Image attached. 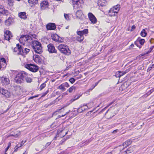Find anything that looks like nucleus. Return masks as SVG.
Returning a JSON list of instances; mask_svg holds the SVG:
<instances>
[{"label": "nucleus", "instance_id": "obj_1", "mask_svg": "<svg viewBox=\"0 0 154 154\" xmlns=\"http://www.w3.org/2000/svg\"><path fill=\"white\" fill-rule=\"evenodd\" d=\"M34 35H21L19 39L20 43L24 45H29L31 43H32V38H34Z\"/></svg>", "mask_w": 154, "mask_h": 154}, {"label": "nucleus", "instance_id": "obj_2", "mask_svg": "<svg viewBox=\"0 0 154 154\" xmlns=\"http://www.w3.org/2000/svg\"><path fill=\"white\" fill-rule=\"evenodd\" d=\"M27 76V73L24 71L21 72L17 75L14 79V81L17 83L20 84L23 82L25 78Z\"/></svg>", "mask_w": 154, "mask_h": 154}, {"label": "nucleus", "instance_id": "obj_3", "mask_svg": "<svg viewBox=\"0 0 154 154\" xmlns=\"http://www.w3.org/2000/svg\"><path fill=\"white\" fill-rule=\"evenodd\" d=\"M32 45L36 53L40 54L42 52V47L41 44L38 41H32Z\"/></svg>", "mask_w": 154, "mask_h": 154}, {"label": "nucleus", "instance_id": "obj_4", "mask_svg": "<svg viewBox=\"0 0 154 154\" xmlns=\"http://www.w3.org/2000/svg\"><path fill=\"white\" fill-rule=\"evenodd\" d=\"M58 50L62 53L64 54L69 55L71 54V51L68 47L66 45L60 44L57 47Z\"/></svg>", "mask_w": 154, "mask_h": 154}, {"label": "nucleus", "instance_id": "obj_5", "mask_svg": "<svg viewBox=\"0 0 154 154\" xmlns=\"http://www.w3.org/2000/svg\"><path fill=\"white\" fill-rule=\"evenodd\" d=\"M25 67L30 71L34 72L38 70V66L32 64H27L25 65Z\"/></svg>", "mask_w": 154, "mask_h": 154}, {"label": "nucleus", "instance_id": "obj_6", "mask_svg": "<svg viewBox=\"0 0 154 154\" xmlns=\"http://www.w3.org/2000/svg\"><path fill=\"white\" fill-rule=\"evenodd\" d=\"M72 3L74 8H80L82 7L83 1V0H72Z\"/></svg>", "mask_w": 154, "mask_h": 154}, {"label": "nucleus", "instance_id": "obj_7", "mask_svg": "<svg viewBox=\"0 0 154 154\" xmlns=\"http://www.w3.org/2000/svg\"><path fill=\"white\" fill-rule=\"evenodd\" d=\"M132 141L130 139L128 140H127L125 141V142H124L122 146H119L117 148H120V149L119 150V151H120V152H121V148L120 147H121L122 146H123V147L122 148V149H124L125 148H126L130 145L132 143Z\"/></svg>", "mask_w": 154, "mask_h": 154}, {"label": "nucleus", "instance_id": "obj_8", "mask_svg": "<svg viewBox=\"0 0 154 154\" xmlns=\"http://www.w3.org/2000/svg\"><path fill=\"white\" fill-rule=\"evenodd\" d=\"M0 92L6 97H9L11 95L10 93L3 88H0Z\"/></svg>", "mask_w": 154, "mask_h": 154}, {"label": "nucleus", "instance_id": "obj_9", "mask_svg": "<svg viewBox=\"0 0 154 154\" xmlns=\"http://www.w3.org/2000/svg\"><path fill=\"white\" fill-rule=\"evenodd\" d=\"M69 86V84L67 82H64L62 84L58 87V88L63 91H64L66 90L65 87L68 88Z\"/></svg>", "mask_w": 154, "mask_h": 154}, {"label": "nucleus", "instance_id": "obj_10", "mask_svg": "<svg viewBox=\"0 0 154 154\" xmlns=\"http://www.w3.org/2000/svg\"><path fill=\"white\" fill-rule=\"evenodd\" d=\"M12 37L11 32L9 30H6L4 32V39L7 40H9L11 37Z\"/></svg>", "mask_w": 154, "mask_h": 154}, {"label": "nucleus", "instance_id": "obj_11", "mask_svg": "<svg viewBox=\"0 0 154 154\" xmlns=\"http://www.w3.org/2000/svg\"><path fill=\"white\" fill-rule=\"evenodd\" d=\"M88 17L89 20L92 23L94 24L96 23L97 19L90 12L88 13Z\"/></svg>", "mask_w": 154, "mask_h": 154}, {"label": "nucleus", "instance_id": "obj_12", "mask_svg": "<svg viewBox=\"0 0 154 154\" xmlns=\"http://www.w3.org/2000/svg\"><path fill=\"white\" fill-rule=\"evenodd\" d=\"M46 27L48 30H54L56 29V26L55 23H50L46 25Z\"/></svg>", "mask_w": 154, "mask_h": 154}, {"label": "nucleus", "instance_id": "obj_13", "mask_svg": "<svg viewBox=\"0 0 154 154\" xmlns=\"http://www.w3.org/2000/svg\"><path fill=\"white\" fill-rule=\"evenodd\" d=\"M48 51L50 53H57V51L55 49V47L53 44H49L48 45Z\"/></svg>", "mask_w": 154, "mask_h": 154}, {"label": "nucleus", "instance_id": "obj_14", "mask_svg": "<svg viewBox=\"0 0 154 154\" xmlns=\"http://www.w3.org/2000/svg\"><path fill=\"white\" fill-rule=\"evenodd\" d=\"M33 59L34 61L37 63H40L42 62V59L39 55H34L33 57Z\"/></svg>", "mask_w": 154, "mask_h": 154}, {"label": "nucleus", "instance_id": "obj_15", "mask_svg": "<svg viewBox=\"0 0 154 154\" xmlns=\"http://www.w3.org/2000/svg\"><path fill=\"white\" fill-rule=\"evenodd\" d=\"M6 65V61L5 58H0V69L1 68L5 67Z\"/></svg>", "mask_w": 154, "mask_h": 154}, {"label": "nucleus", "instance_id": "obj_16", "mask_svg": "<svg viewBox=\"0 0 154 154\" xmlns=\"http://www.w3.org/2000/svg\"><path fill=\"white\" fill-rule=\"evenodd\" d=\"M21 50V51L19 52V53H20L21 54H26L30 51V50L29 49L24 48L23 47H22Z\"/></svg>", "mask_w": 154, "mask_h": 154}, {"label": "nucleus", "instance_id": "obj_17", "mask_svg": "<svg viewBox=\"0 0 154 154\" xmlns=\"http://www.w3.org/2000/svg\"><path fill=\"white\" fill-rule=\"evenodd\" d=\"M1 80L2 82L5 85H8L9 83L10 80L8 78L5 77H2L1 78Z\"/></svg>", "mask_w": 154, "mask_h": 154}, {"label": "nucleus", "instance_id": "obj_18", "mask_svg": "<svg viewBox=\"0 0 154 154\" xmlns=\"http://www.w3.org/2000/svg\"><path fill=\"white\" fill-rule=\"evenodd\" d=\"M19 17L21 19L25 20L27 18L26 13L24 12H20L18 14Z\"/></svg>", "mask_w": 154, "mask_h": 154}, {"label": "nucleus", "instance_id": "obj_19", "mask_svg": "<svg viewBox=\"0 0 154 154\" xmlns=\"http://www.w3.org/2000/svg\"><path fill=\"white\" fill-rule=\"evenodd\" d=\"M82 12L81 10H78L75 13L76 17L79 19H82Z\"/></svg>", "mask_w": 154, "mask_h": 154}, {"label": "nucleus", "instance_id": "obj_20", "mask_svg": "<svg viewBox=\"0 0 154 154\" xmlns=\"http://www.w3.org/2000/svg\"><path fill=\"white\" fill-rule=\"evenodd\" d=\"M13 19L12 18L9 17L5 21V23L6 25L9 26L10 25L13 23Z\"/></svg>", "mask_w": 154, "mask_h": 154}, {"label": "nucleus", "instance_id": "obj_21", "mask_svg": "<svg viewBox=\"0 0 154 154\" xmlns=\"http://www.w3.org/2000/svg\"><path fill=\"white\" fill-rule=\"evenodd\" d=\"M119 6L120 5H117L116 6H114L113 10L112 11H110L109 12L111 13L112 11V12H114V15H115V13H117V11L119 10Z\"/></svg>", "mask_w": 154, "mask_h": 154}, {"label": "nucleus", "instance_id": "obj_22", "mask_svg": "<svg viewBox=\"0 0 154 154\" xmlns=\"http://www.w3.org/2000/svg\"><path fill=\"white\" fill-rule=\"evenodd\" d=\"M28 2L29 4L30 5H34L37 3L38 2V0H28Z\"/></svg>", "mask_w": 154, "mask_h": 154}, {"label": "nucleus", "instance_id": "obj_23", "mask_svg": "<svg viewBox=\"0 0 154 154\" xmlns=\"http://www.w3.org/2000/svg\"><path fill=\"white\" fill-rule=\"evenodd\" d=\"M133 150L131 148H129L127 150L125 151L122 152V154H127V153H129L132 152Z\"/></svg>", "mask_w": 154, "mask_h": 154}, {"label": "nucleus", "instance_id": "obj_24", "mask_svg": "<svg viewBox=\"0 0 154 154\" xmlns=\"http://www.w3.org/2000/svg\"><path fill=\"white\" fill-rule=\"evenodd\" d=\"M125 74L124 71H118L116 72V76H117L118 77H120V76H122Z\"/></svg>", "mask_w": 154, "mask_h": 154}, {"label": "nucleus", "instance_id": "obj_25", "mask_svg": "<svg viewBox=\"0 0 154 154\" xmlns=\"http://www.w3.org/2000/svg\"><path fill=\"white\" fill-rule=\"evenodd\" d=\"M51 37L54 41L57 42V39L59 38V36L57 34H55L52 35Z\"/></svg>", "mask_w": 154, "mask_h": 154}, {"label": "nucleus", "instance_id": "obj_26", "mask_svg": "<svg viewBox=\"0 0 154 154\" xmlns=\"http://www.w3.org/2000/svg\"><path fill=\"white\" fill-rule=\"evenodd\" d=\"M147 35L146 32L144 29H143L140 33V35L143 37H145Z\"/></svg>", "mask_w": 154, "mask_h": 154}, {"label": "nucleus", "instance_id": "obj_27", "mask_svg": "<svg viewBox=\"0 0 154 154\" xmlns=\"http://www.w3.org/2000/svg\"><path fill=\"white\" fill-rule=\"evenodd\" d=\"M48 4V2L46 1H44L42 3H41L40 6L41 7H44L45 6H46Z\"/></svg>", "mask_w": 154, "mask_h": 154}, {"label": "nucleus", "instance_id": "obj_28", "mask_svg": "<svg viewBox=\"0 0 154 154\" xmlns=\"http://www.w3.org/2000/svg\"><path fill=\"white\" fill-rule=\"evenodd\" d=\"M25 79L27 83H30L32 81V79L28 77V75L25 78Z\"/></svg>", "mask_w": 154, "mask_h": 154}, {"label": "nucleus", "instance_id": "obj_29", "mask_svg": "<svg viewBox=\"0 0 154 154\" xmlns=\"http://www.w3.org/2000/svg\"><path fill=\"white\" fill-rule=\"evenodd\" d=\"M75 87L74 86H72L70 87L68 89L69 92L71 93L73 91H75Z\"/></svg>", "mask_w": 154, "mask_h": 154}, {"label": "nucleus", "instance_id": "obj_30", "mask_svg": "<svg viewBox=\"0 0 154 154\" xmlns=\"http://www.w3.org/2000/svg\"><path fill=\"white\" fill-rule=\"evenodd\" d=\"M84 38V37L83 36H79L78 37L77 40L80 42L83 40Z\"/></svg>", "mask_w": 154, "mask_h": 154}, {"label": "nucleus", "instance_id": "obj_31", "mask_svg": "<svg viewBox=\"0 0 154 154\" xmlns=\"http://www.w3.org/2000/svg\"><path fill=\"white\" fill-rule=\"evenodd\" d=\"M120 149L119 148H117L116 149L112 150V151L106 153V154H112V153H114L115 152L117 151H119V150Z\"/></svg>", "mask_w": 154, "mask_h": 154}, {"label": "nucleus", "instance_id": "obj_32", "mask_svg": "<svg viewBox=\"0 0 154 154\" xmlns=\"http://www.w3.org/2000/svg\"><path fill=\"white\" fill-rule=\"evenodd\" d=\"M8 11L7 10H5L4 9L2 11H0V14H3L5 15H7Z\"/></svg>", "mask_w": 154, "mask_h": 154}, {"label": "nucleus", "instance_id": "obj_33", "mask_svg": "<svg viewBox=\"0 0 154 154\" xmlns=\"http://www.w3.org/2000/svg\"><path fill=\"white\" fill-rule=\"evenodd\" d=\"M63 40H64V38H60L59 36V38H58L57 39V42H60V43H61V42H63Z\"/></svg>", "mask_w": 154, "mask_h": 154}, {"label": "nucleus", "instance_id": "obj_34", "mask_svg": "<svg viewBox=\"0 0 154 154\" xmlns=\"http://www.w3.org/2000/svg\"><path fill=\"white\" fill-rule=\"evenodd\" d=\"M22 46L21 45H20L19 44H17V48H18V51H19V52L20 51H21V49L22 48Z\"/></svg>", "mask_w": 154, "mask_h": 154}, {"label": "nucleus", "instance_id": "obj_35", "mask_svg": "<svg viewBox=\"0 0 154 154\" xmlns=\"http://www.w3.org/2000/svg\"><path fill=\"white\" fill-rule=\"evenodd\" d=\"M138 42L141 45H143L145 42V40L143 39H141L139 40L138 39Z\"/></svg>", "mask_w": 154, "mask_h": 154}, {"label": "nucleus", "instance_id": "obj_36", "mask_svg": "<svg viewBox=\"0 0 154 154\" xmlns=\"http://www.w3.org/2000/svg\"><path fill=\"white\" fill-rule=\"evenodd\" d=\"M45 82L43 83L40 86V90H41L43 88H44L46 86Z\"/></svg>", "mask_w": 154, "mask_h": 154}, {"label": "nucleus", "instance_id": "obj_37", "mask_svg": "<svg viewBox=\"0 0 154 154\" xmlns=\"http://www.w3.org/2000/svg\"><path fill=\"white\" fill-rule=\"evenodd\" d=\"M83 35L86 34L88 33V29H86L84 30H83L82 31Z\"/></svg>", "mask_w": 154, "mask_h": 154}, {"label": "nucleus", "instance_id": "obj_38", "mask_svg": "<svg viewBox=\"0 0 154 154\" xmlns=\"http://www.w3.org/2000/svg\"><path fill=\"white\" fill-rule=\"evenodd\" d=\"M22 144H21L20 146H18V145H17L14 148V152H17V151L18 149L22 146Z\"/></svg>", "mask_w": 154, "mask_h": 154}, {"label": "nucleus", "instance_id": "obj_39", "mask_svg": "<svg viewBox=\"0 0 154 154\" xmlns=\"http://www.w3.org/2000/svg\"><path fill=\"white\" fill-rule=\"evenodd\" d=\"M69 82L72 84L75 81V79L74 78H70L69 79Z\"/></svg>", "mask_w": 154, "mask_h": 154}, {"label": "nucleus", "instance_id": "obj_40", "mask_svg": "<svg viewBox=\"0 0 154 154\" xmlns=\"http://www.w3.org/2000/svg\"><path fill=\"white\" fill-rule=\"evenodd\" d=\"M64 17L65 18L66 20H69V16L68 14H64Z\"/></svg>", "mask_w": 154, "mask_h": 154}, {"label": "nucleus", "instance_id": "obj_41", "mask_svg": "<svg viewBox=\"0 0 154 154\" xmlns=\"http://www.w3.org/2000/svg\"><path fill=\"white\" fill-rule=\"evenodd\" d=\"M115 101H112L110 103H109V104L104 109H103L102 110V111H103V110H104L105 109H106L109 106H110Z\"/></svg>", "mask_w": 154, "mask_h": 154}, {"label": "nucleus", "instance_id": "obj_42", "mask_svg": "<svg viewBox=\"0 0 154 154\" xmlns=\"http://www.w3.org/2000/svg\"><path fill=\"white\" fill-rule=\"evenodd\" d=\"M115 101H112L110 103H109V104L104 109H103L102 110V111H103V110H104L105 109H106L109 106H110Z\"/></svg>", "mask_w": 154, "mask_h": 154}, {"label": "nucleus", "instance_id": "obj_43", "mask_svg": "<svg viewBox=\"0 0 154 154\" xmlns=\"http://www.w3.org/2000/svg\"><path fill=\"white\" fill-rule=\"evenodd\" d=\"M85 106H86V108L85 107V106L83 105L81 107H80L82 109V110L83 111L85 110L86 109H87L88 106H87V105H85Z\"/></svg>", "mask_w": 154, "mask_h": 154}, {"label": "nucleus", "instance_id": "obj_44", "mask_svg": "<svg viewBox=\"0 0 154 154\" xmlns=\"http://www.w3.org/2000/svg\"><path fill=\"white\" fill-rule=\"evenodd\" d=\"M77 111L79 113H81L83 112V111L82 110L81 107H80L77 109Z\"/></svg>", "mask_w": 154, "mask_h": 154}, {"label": "nucleus", "instance_id": "obj_45", "mask_svg": "<svg viewBox=\"0 0 154 154\" xmlns=\"http://www.w3.org/2000/svg\"><path fill=\"white\" fill-rule=\"evenodd\" d=\"M77 34L79 36H83V35L81 31H79L77 32Z\"/></svg>", "mask_w": 154, "mask_h": 154}, {"label": "nucleus", "instance_id": "obj_46", "mask_svg": "<svg viewBox=\"0 0 154 154\" xmlns=\"http://www.w3.org/2000/svg\"><path fill=\"white\" fill-rule=\"evenodd\" d=\"M11 146V143L10 142H9L8 144V146H7V147L5 149V152H6L7 151V150H8L9 147H10Z\"/></svg>", "mask_w": 154, "mask_h": 154}, {"label": "nucleus", "instance_id": "obj_47", "mask_svg": "<svg viewBox=\"0 0 154 154\" xmlns=\"http://www.w3.org/2000/svg\"><path fill=\"white\" fill-rule=\"evenodd\" d=\"M8 3L9 5H12L13 2L12 0H8Z\"/></svg>", "mask_w": 154, "mask_h": 154}, {"label": "nucleus", "instance_id": "obj_48", "mask_svg": "<svg viewBox=\"0 0 154 154\" xmlns=\"http://www.w3.org/2000/svg\"><path fill=\"white\" fill-rule=\"evenodd\" d=\"M49 91L48 90L47 91H46L45 92L43 93L42 94V97H44L45 95L47 94L48 92Z\"/></svg>", "mask_w": 154, "mask_h": 154}, {"label": "nucleus", "instance_id": "obj_49", "mask_svg": "<svg viewBox=\"0 0 154 154\" xmlns=\"http://www.w3.org/2000/svg\"><path fill=\"white\" fill-rule=\"evenodd\" d=\"M100 81H100H98L97 82H96V83H95V85H94V86H92V89H90V90H92V89H93L97 85V84H98V83H99V81Z\"/></svg>", "mask_w": 154, "mask_h": 154}, {"label": "nucleus", "instance_id": "obj_50", "mask_svg": "<svg viewBox=\"0 0 154 154\" xmlns=\"http://www.w3.org/2000/svg\"><path fill=\"white\" fill-rule=\"evenodd\" d=\"M136 28V26L135 25H133L131 29V31H133L134 29H135Z\"/></svg>", "mask_w": 154, "mask_h": 154}, {"label": "nucleus", "instance_id": "obj_51", "mask_svg": "<svg viewBox=\"0 0 154 154\" xmlns=\"http://www.w3.org/2000/svg\"><path fill=\"white\" fill-rule=\"evenodd\" d=\"M75 99L74 98L72 99L71 100H70L69 101V103L68 104V105H69V104L72 103L73 101H75Z\"/></svg>", "mask_w": 154, "mask_h": 154}, {"label": "nucleus", "instance_id": "obj_52", "mask_svg": "<svg viewBox=\"0 0 154 154\" xmlns=\"http://www.w3.org/2000/svg\"><path fill=\"white\" fill-rule=\"evenodd\" d=\"M18 132V133H17L16 134L14 135L15 137H17L20 134V132L18 131H17V132Z\"/></svg>", "mask_w": 154, "mask_h": 154}, {"label": "nucleus", "instance_id": "obj_53", "mask_svg": "<svg viewBox=\"0 0 154 154\" xmlns=\"http://www.w3.org/2000/svg\"><path fill=\"white\" fill-rule=\"evenodd\" d=\"M130 69H126L125 71H124V72L125 73V74L128 73L130 71Z\"/></svg>", "mask_w": 154, "mask_h": 154}, {"label": "nucleus", "instance_id": "obj_54", "mask_svg": "<svg viewBox=\"0 0 154 154\" xmlns=\"http://www.w3.org/2000/svg\"><path fill=\"white\" fill-rule=\"evenodd\" d=\"M131 125H130L129 128V129H131L134 127L133 125H132V124L131 123Z\"/></svg>", "mask_w": 154, "mask_h": 154}, {"label": "nucleus", "instance_id": "obj_55", "mask_svg": "<svg viewBox=\"0 0 154 154\" xmlns=\"http://www.w3.org/2000/svg\"><path fill=\"white\" fill-rule=\"evenodd\" d=\"M17 50L18 51V48H14V51L15 52H17Z\"/></svg>", "mask_w": 154, "mask_h": 154}, {"label": "nucleus", "instance_id": "obj_56", "mask_svg": "<svg viewBox=\"0 0 154 154\" xmlns=\"http://www.w3.org/2000/svg\"><path fill=\"white\" fill-rule=\"evenodd\" d=\"M79 98V96H75L73 98L75 99V100L78 99Z\"/></svg>", "mask_w": 154, "mask_h": 154}, {"label": "nucleus", "instance_id": "obj_57", "mask_svg": "<svg viewBox=\"0 0 154 154\" xmlns=\"http://www.w3.org/2000/svg\"><path fill=\"white\" fill-rule=\"evenodd\" d=\"M0 9L2 10V11L4 10V8L3 6L0 5Z\"/></svg>", "mask_w": 154, "mask_h": 154}, {"label": "nucleus", "instance_id": "obj_58", "mask_svg": "<svg viewBox=\"0 0 154 154\" xmlns=\"http://www.w3.org/2000/svg\"><path fill=\"white\" fill-rule=\"evenodd\" d=\"M16 90H20V87L19 86H16Z\"/></svg>", "mask_w": 154, "mask_h": 154}, {"label": "nucleus", "instance_id": "obj_59", "mask_svg": "<svg viewBox=\"0 0 154 154\" xmlns=\"http://www.w3.org/2000/svg\"><path fill=\"white\" fill-rule=\"evenodd\" d=\"M82 77V75H80L79 76H78L77 78L78 79H80Z\"/></svg>", "mask_w": 154, "mask_h": 154}, {"label": "nucleus", "instance_id": "obj_60", "mask_svg": "<svg viewBox=\"0 0 154 154\" xmlns=\"http://www.w3.org/2000/svg\"><path fill=\"white\" fill-rule=\"evenodd\" d=\"M134 45L133 44L131 45L129 47L130 48H132L134 47Z\"/></svg>", "mask_w": 154, "mask_h": 154}, {"label": "nucleus", "instance_id": "obj_61", "mask_svg": "<svg viewBox=\"0 0 154 154\" xmlns=\"http://www.w3.org/2000/svg\"><path fill=\"white\" fill-rule=\"evenodd\" d=\"M51 143V142H48L46 144V146H48L49 145H50Z\"/></svg>", "mask_w": 154, "mask_h": 154}, {"label": "nucleus", "instance_id": "obj_62", "mask_svg": "<svg viewBox=\"0 0 154 154\" xmlns=\"http://www.w3.org/2000/svg\"><path fill=\"white\" fill-rule=\"evenodd\" d=\"M64 108V107H62V108L61 109H59V110H58L57 111V112H60V111L61 110H62L63 109V108Z\"/></svg>", "mask_w": 154, "mask_h": 154}, {"label": "nucleus", "instance_id": "obj_63", "mask_svg": "<svg viewBox=\"0 0 154 154\" xmlns=\"http://www.w3.org/2000/svg\"><path fill=\"white\" fill-rule=\"evenodd\" d=\"M117 130H114V131H113L112 133H113L115 134V133H116L117 132Z\"/></svg>", "mask_w": 154, "mask_h": 154}, {"label": "nucleus", "instance_id": "obj_64", "mask_svg": "<svg viewBox=\"0 0 154 154\" xmlns=\"http://www.w3.org/2000/svg\"><path fill=\"white\" fill-rule=\"evenodd\" d=\"M138 42V39L137 40V41L136 42H135V44L136 45H137V46H137V42Z\"/></svg>", "mask_w": 154, "mask_h": 154}]
</instances>
